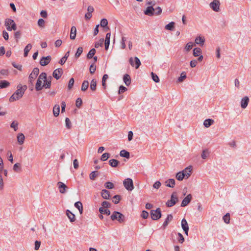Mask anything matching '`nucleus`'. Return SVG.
<instances>
[{
    "label": "nucleus",
    "mask_w": 251,
    "mask_h": 251,
    "mask_svg": "<svg viewBox=\"0 0 251 251\" xmlns=\"http://www.w3.org/2000/svg\"><path fill=\"white\" fill-rule=\"evenodd\" d=\"M27 86L25 85L23 86L21 84H18L17 87V90L10 97L9 101L10 102H13L21 99L24 95L25 91L27 89Z\"/></svg>",
    "instance_id": "nucleus-1"
},
{
    "label": "nucleus",
    "mask_w": 251,
    "mask_h": 251,
    "mask_svg": "<svg viewBox=\"0 0 251 251\" xmlns=\"http://www.w3.org/2000/svg\"><path fill=\"white\" fill-rule=\"evenodd\" d=\"M4 25L8 31H11L12 30H16L17 29V26L15 23L14 20L11 19H6L4 21Z\"/></svg>",
    "instance_id": "nucleus-2"
},
{
    "label": "nucleus",
    "mask_w": 251,
    "mask_h": 251,
    "mask_svg": "<svg viewBox=\"0 0 251 251\" xmlns=\"http://www.w3.org/2000/svg\"><path fill=\"white\" fill-rule=\"evenodd\" d=\"M110 217L112 220L114 221L116 220L120 223L124 222L125 220V216L123 214L117 211H114Z\"/></svg>",
    "instance_id": "nucleus-3"
},
{
    "label": "nucleus",
    "mask_w": 251,
    "mask_h": 251,
    "mask_svg": "<svg viewBox=\"0 0 251 251\" xmlns=\"http://www.w3.org/2000/svg\"><path fill=\"white\" fill-rule=\"evenodd\" d=\"M178 201V197L176 195V193L174 192L172 193L171 199L170 200H168L166 202V205L169 207H172L174 206Z\"/></svg>",
    "instance_id": "nucleus-4"
},
{
    "label": "nucleus",
    "mask_w": 251,
    "mask_h": 251,
    "mask_svg": "<svg viewBox=\"0 0 251 251\" xmlns=\"http://www.w3.org/2000/svg\"><path fill=\"white\" fill-rule=\"evenodd\" d=\"M123 184L125 188L129 191H131L134 189L133 182L132 179L127 178L123 181Z\"/></svg>",
    "instance_id": "nucleus-5"
},
{
    "label": "nucleus",
    "mask_w": 251,
    "mask_h": 251,
    "mask_svg": "<svg viewBox=\"0 0 251 251\" xmlns=\"http://www.w3.org/2000/svg\"><path fill=\"white\" fill-rule=\"evenodd\" d=\"M39 73V70L38 68H34L28 77L29 82L32 84L34 79L37 77Z\"/></svg>",
    "instance_id": "nucleus-6"
},
{
    "label": "nucleus",
    "mask_w": 251,
    "mask_h": 251,
    "mask_svg": "<svg viewBox=\"0 0 251 251\" xmlns=\"http://www.w3.org/2000/svg\"><path fill=\"white\" fill-rule=\"evenodd\" d=\"M151 219L153 220H157L161 217V210L159 208H157L155 210H152L151 211Z\"/></svg>",
    "instance_id": "nucleus-7"
},
{
    "label": "nucleus",
    "mask_w": 251,
    "mask_h": 251,
    "mask_svg": "<svg viewBox=\"0 0 251 251\" xmlns=\"http://www.w3.org/2000/svg\"><path fill=\"white\" fill-rule=\"evenodd\" d=\"M220 2L218 0H214L209 4L210 8L215 12L220 11Z\"/></svg>",
    "instance_id": "nucleus-8"
},
{
    "label": "nucleus",
    "mask_w": 251,
    "mask_h": 251,
    "mask_svg": "<svg viewBox=\"0 0 251 251\" xmlns=\"http://www.w3.org/2000/svg\"><path fill=\"white\" fill-rule=\"evenodd\" d=\"M134 60H135V63H134V61H133V58L130 57L129 59V63L132 67L135 66L136 69H138L141 65V62H140L139 59L137 57H134Z\"/></svg>",
    "instance_id": "nucleus-9"
},
{
    "label": "nucleus",
    "mask_w": 251,
    "mask_h": 251,
    "mask_svg": "<svg viewBox=\"0 0 251 251\" xmlns=\"http://www.w3.org/2000/svg\"><path fill=\"white\" fill-rule=\"evenodd\" d=\"M63 73V70L61 68H58L55 69L53 73L52 76L57 80L59 79Z\"/></svg>",
    "instance_id": "nucleus-10"
},
{
    "label": "nucleus",
    "mask_w": 251,
    "mask_h": 251,
    "mask_svg": "<svg viewBox=\"0 0 251 251\" xmlns=\"http://www.w3.org/2000/svg\"><path fill=\"white\" fill-rule=\"evenodd\" d=\"M51 57L49 55L46 57H43L40 61V64L41 66H45L47 65L51 61Z\"/></svg>",
    "instance_id": "nucleus-11"
},
{
    "label": "nucleus",
    "mask_w": 251,
    "mask_h": 251,
    "mask_svg": "<svg viewBox=\"0 0 251 251\" xmlns=\"http://www.w3.org/2000/svg\"><path fill=\"white\" fill-rule=\"evenodd\" d=\"M192 199L191 194H188L182 201L181 206L184 207L187 205L191 201Z\"/></svg>",
    "instance_id": "nucleus-12"
},
{
    "label": "nucleus",
    "mask_w": 251,
    "mask_h": 251,
    "mask_svg": "<svg viewBox=\"0 0 251 251\" xmlns=\"http://www.w3.org/2000/svg\"><path fill=\"white\" fill-rule=\"evenodd\" d=\"M192 166H190L186 167L182 171V173L184 174L185 178H188L192 174Z\"/></svg>",
    "instance_id": "nucleus-13"
},
{
    "label": "nucleus",
    "mask_w": 251,
    "mask_h": 251,
    "mask_svg": "<svg viewBox=\"0 0 251 251\" xmlns=\"http://www.w3.org/2000/svg\"><path fill=\"white\" fill-rule=\"evenodd\" d=\"M181 226L186 235H188L189 230V226L187 221L185 219L183 218L181 221Z\"/></svg>",
    "instance_id": "nucleus-14"
},
{
    "label": "nucleus",
    "mask_w": 251,
    "mask_h": 251,
    "mask_svg": "<svg viewBox=\"0 0 251 251\" xmlns=\"http://www.w3.org/2000/svg\"><path fill=\"white\" fill-rule=\"evenodd\" d=\"M155 9L152 6H148L144 11V14L148 16H152L154 14Z\"/></svg>",
    "instance_id": "nucleus-15"
},
{
    "label": "nucleus",
    "mask_w": 251,
    "mask_h": 251,
    "mask_svg": "<svg viewBox=\"0 0 251 251\" xmlns=\"http://www.w3.org/2000/svg\"><path fill=\"white\" fill-rule=\"evenodd\" d=\"M249 98L247 96L244 97L242 100L241 102V106L242 108H246L249 103Z\"/></svg>",
    "instance_id": "nucleus-16"
},
{
    "label": "nucleus",
    "mask_w": 251,
    "mask_h": 251,
    "mask_svg": "<svg viewBox=\"0 0 251 251\" xmlns=\"http://www.w3.org/2000/svg\"><path fill=\"white\" fill-rule=\"evenodd\" d=\"M57 185L59 189V192L61 194L65 193L66 189L67 188L66 185L61 181H59L57 183Z\"/></svg>",
    "instance_id": "nucleus-17"
},
{
    "label": "nucleus",
    "mask_w": 251,
    "mask_h": 251,
    "mask_svg": "<svg viewBox=\"0 0 251 251\" xmlns=\"http://www.w3.org/2000/svg\"><path fill=\"white\" fill-rule=\"evenodd\" d=\"M173 217L172 214H169L167 216L165 222L163 224L162 227L165 229L169 223L173 220Z\"/></svg>",
    "instance_id": "nucleus-18"
},
{
    "label": "nucleus",
    "mask_w": 251,
    "mask_h": 251,
    "mask_svg": "<svg viewBox=\"0 0 251 251\" xmlns=\"http://www.w3.org/2000/svg\"><path fill=\"white\" fill-rule=\"evenodd\" d=\"M195 41L196 44L200 45V46H202L204 44V43L205 42V39L204 37L199 36L196 37Z\"/></svg>",
    "instance_id": "nucleus-19"
},
{
    "label": "nucleus",
    "mask_w": 251,
    "mask_h": 251,
    "mask_svg": "<svg viewBox=\"0 0 251 251\" xmlns=\"http://www.w3.org/2000/svg\"><path fill=\"white\" fill-rule=\"evenodd\" d=\"M165 184L167 187L173 188L175 185V180L173 178H170L165 181Z\"/></svg>",
    "instance_id": "nucleus-20"
},
{
    "label": "nucleus",
    "mask_w": 251,
    "mask_h": 251,
    "mask_svg": "<svg viewBox=\"0 0 251 251\" xmlns=\"http://www.w3.org/2000/svg\"><path fill=\"white\" fill-rule=\"evenodd\" d=\"M17 141L20 145H22L25 141V137L22 133H18L17 135Z\"/></svg>",
    "instance_id": "nucleus-21"
},
{
    "label": "nucleus",
    "mask_w": 251,
    "mask_h": 251,
    "mask_svg": "<svg viewBox=\"0 0 251 251\" xmlns=\"http://www.w3.org/2000/svg\"><path fill=\"white\" fill-rule=\"evenodd\" d=\"M76 28L75 26L71 27L70 31V38L72 40H74L76 36Z\"/></svg>",
    "instance_id": "nucleus-22"
},
{
    "label": "nucleus",
    "mask_w": 251,
    "mask_h": 251,
    "mask_svg": "<svg viewBox=\"0 0 251 251\" xmlns=\"http://www.w3.org/2000/svg\"><path fill=\"white\" fill-rule=\"evenodd\" d=\"M123 80L126 86H129L131 83L130 76L128 74H126L124 75Z\"/></svg>",
    "instance_id": "nucleus-23"
},
{
    "label": "nucleus",
    "mask_w": 251,
    "mask_h": 251,
    "mask_svg": "<svg viewBox=\"0 0 251 251\" xmlns=\"http://www.w3.org/2000/svg\"><path fill=\"white\" fill-rule=\"evenodd\" d=\"M66 215L69 219L71 222L75 221V215L72 213L69 210H66Z\"/></svg>",
    "instance_id": "nucleus-24"
},
{
    "label": "nucleus",
    "mask_w": 251,
    "mask_h": 251,
    "mask_svg": "<svg viewBox=\"0 0 251 251\" xmlns=\"http://www.w3.org/2000/svg\"><path fill=\"white\" fill-rule=\"evenodd\" d=\"M101 197L106 200H108L110 197L109 192L105 189H103L101 192Z\"/></svg>",
    "instance_id": "nucleus-25"
},
{
    "label": "nucleus",
    "mask_w": 251,
    "mask_h": 251,
    "mask_svg": "<svg viewBox=\"0 0 251 251\" xmlns=\"http://www.w3.org/2000/svg\"><path fill=\"white\" fill-rule=\"evenodd\" d=\"M10 83L5 80L0 81V89L6 88L10 86Z\"/></svg>",
    "instance_id": "nucleus-26"
},
{
    "label": "nucleus",
    "mask_w": 251,
    "mask_h": 251,
    "mask_svg": "<svg viewBox=\"0 0 251 251\" xmlns=\"http://www.w3.org/2000/svg\"><path fill=\"white\" fill-rule=\"evenodd\" d=\"M42 80L38 78L37 82L35 85V89L36 91H39L43 89Z\"/></svg>",
    "instance_id": "nucleus-27"
},
{
    "label": "nucleus",
    "mask_w": 251,
    "mask_h": 251,
    "mask_svg": "<svg viewBox=\"0 0 251 251\" xmlns=\"http://www.w3.org/2000/svg\"><path fill=\"white\" fill-rule=\"evenodd\" d=\"M75 206L78 209L80 214L83 213V205L80 201H77L75 203Z\"/></svg>",
    "instance_id": "nucleus-28"
},
{
    "label": "nucleus",
    "mask_w": 251,
    "mask_h": 251,
    "mask_svg": "<svg viewBox=\"0 0 251 251\" xmlns=\"http://www.w3.org/2000/svg\"><path fill=\"white\" fill-rule=\"evenodd\" d=\"M214 121L213 120L211 119H207L204 120L203 122V125L205 127H209L210 126H211Z\"/></svg>",
    "instance_id": "nucleus-29"
},
{
    "label": "nucleus",
    "mask_w": 251,
    "mask_h": 251,
    "mask_svg": "<svg viewBox=\"0 0 251 251\" xmlns=\"http://www.w3.org/2000/svg\"><path fill=\"white\" fill-rule=\"evenodd\" d=\"M119 163V161L115 159H110L109 161V164L112 167H117Z\"/></svg>",
    "instance_id": "nucleus-30"
},
{
    "label": "nucleus",
    "mask_w": 251,
    "mask_h": 251,
    "mask_svg": "<svg viewBox=\"0 0 251 251\" xmlns=\"http://www.w3.org/2000/svg\"><path fill=\"white\" fill-rule=\"evenodd\" d=\"M60 107L59 105H55L53 108V114L55 117H57L59 114Z\"/></svg>",
    "instance_id": "nucleus-31"
},
{
    "label": "nucleus",
    "mask_w": 251,
    "mask_h": 251,
    "mask_svg": "<svg viewBox=\"0 0 251 251\" xmlns=\"http://www.w3.org/2000/svg\"><path fill=\"white\" fill-rule=\"evenodd\" d=\"M120 155L121 157H125L128 159L130 157V153L126 150H122L120 152Z\"/></svg>",
    "instance_id": "nucleus-32"
},
{
    "label": "nucleus",
    "mask_w": 251,
    "mask_h": 251,
    "mask_svg": "<svg viewBox=\"0 0 251 251\" xmlns=\"http://www.w3.org/2000/svg\"><path fill=\"white\" fill-rule=\"evenodd\" d=\"M69 53H70L69 51H67L66 53V54H65V55L60 60L59 63L61 65H63L65 63V62L66 61L68 57L69 56Z\"/></svg>",
    "instance_id": "nucleus-33"
},
{
    "label": "nucleus",
    "mask_w": 251,
    "mask_h": 251,
    "mask_svg": "<svg viewBox=\"0 0 251 251\" xmlns=\"http://www.w3.org/2000/svg\"><path fill=\"white\" fill-rule=\"evenodd\" d=\"M97 87V80L95 79H93L91 81L90 89L92 91H95Z\"/></svg>",
    "instance_id": "nucleus-34"
},
{
    "label": "nucleus",
    "mask_w": 251,
    "mask_h": 251,
    "mask_svg": "<svg viewBox=\"0 0 251 251\" xmlns=\"http://www.w3.org/2000/svg\"><path fill=\"white\" fill-rule=\"evenodd\" d=\"M174 26L175 23L174 22H171L165 25V28L167 30H173L174 28Z\"/></svg>",
    "instance_id": "nucleus-35"
},
{
    "label": "nucleus",
    "mask_w": 251,
    "mask_h": 251,
    "mask_svg": "<svg viewBox=\"0 0 251 251\" xmlns=\"http://www.w3.org/2000/svg\"><path fill=\"white\" fill-rule=\"evenodd\" d=\"M89 82L87 80H84L81 85V90L82 91H85L88 88Z\"/></svg>",
    "instance_id": "nucleus-36"
},
{
    "label": "nucleus",
    "mask_w": 251,
    "mask_h": 251,
    "mask_svg": "<svg viewBox=\"0 0 251 251\" xmlns=\"http://www.w3.org/2000/svg\"><path fill=\"white\" fill-rule=\"evenodd\" d=\"M99 211L101 214H106L107 215H109L110 214V212L109 210L103 207H100L99 208Z\"/></svg>",
    "instance_id": "nucleus-37"
},
{
    "label": "nucleus",
    "mask_w": 251,
    "mask_h": 251,
    "mask_svg": "<svg viewBox=\"0 0 251 251\" xmlns=\"http://www.w3.org/2000/svg\"><path fill=\"white\" fill-rule=\"evenodd\" d=\"M176 178L179 181H182L185 178L184 174L182 172H179L176 174Z\"/></svg>",
    "instance_id": "nucleus-38"
},
{
    "label": "nucleus",
    "mask_w": 251,
    "mask_h": 251,
    "mask_svg": "<svg viewBox=\"0 0 251 251\" xmlns=\"http://www.w3.org/2000/svg\"><path fill=\"white\" fill-rule=\"evenodd\" d=\"M201 53V50L199 48H196L193 50V55L195 57L199 56Z\"/></svg>",
    "instance_id": "nucleus-39"
},
{
    "label": "nucleus",
    "mask_w": 251,
    "mask_h": 251,
    "mask_svg": "<svg viewBox=\"0 0 251 251\" xmlns=\"http://www.w3.org/2000/svg\"><path fill=\"white\" fill-rule=\"evenodd\" d=\"M51 86V81L50 80H44V84L43 85V88H50Z\"/></svg>",
    "instance_id": "nucleus-40"
},
{
    "label": "nucleus",
    "mask_w": 251,
    "mask_h": 251,
    "mask_svg": "<svg viewBox=\"0 0 251 251\" xmlns=\"http://www.w3.org/2000/svg\"><path fill=\"white\" fill-rule=\"evenodd\" d=\"M108 25L107 20L106 19H102L100 21V26L102 27H106L107 29H109L107 26Z\"/></svg>",
    "instance_id": "nucleus-41"
},
{
    "label": "nucleus",
    "mask_w": 251,
    "mask_h": 251,
    "mask_svg": "<svg viewBox=\"0 0 251 251\" xmlns=\"http://www.w3.org/2000/svg\"><path fill=\"white\" fill-rule=\"evenodd\" d=\"M96 53V50L95 49H92L87 54V58L89 59L92 58Z\"/></svg>",
    "instance_id": "nucleus-42"
},
{
    "label": "nucleus",
    "mask_w": 251,
    "mask_h": 251,
    "mask_svg": "<svg viewBox=\"0 0 251 251\" xmlns=\"http://www.w3.org/2000/svg\"><path fill=\"white\" fill-rule=\"evenodd\" d=\"M108 78V75L107 74L103 75L102 79V85L104 89L106 88V81Z\"/></svg>",
    "instance_id": "nucleus-43"
},
{
    "label": "nucleus",
    "mask_w": 251,
    "mask_h": 251,
    "mask_svg": "<svg viewBox=\"0 0 251 251\" xmlns=\"http://www.w3.org/2000/svg\"><path fill=\"white\" fill-rule=\"evenodd\" d=\"M13 170L16 172H20L21 171V165L19 163H16L13 166Z\"/></svg>",
    "instance_id": "nucleus-44"
},
{
    "label": "nucleus",
    "mask_w": 251,
    "mask_h": 251,
    "mask_svg": "<svg viewBox=\"0 0 251 251\" xmlns=\"http://www.w3.org/2000/svg\"><path fill=\"white\" fill-rule=\"evenodd\" d=\"M151 77H152V80L156 83H158L159 82L160 80H159V78L158 77V76L154 73H153V72H152L151 73Z\"/></svg>",
    "instance_id": "nucleus-45"
},
{
    "label": "nucleus",
    "mask_w": 251,
    "mask_h": 251,
    "mask_svg": "<svg viewBox=\"0 0 251 251\" xmlns=\"http://www.w3.org/2000/svg\"><path fill=\"white\" fill-rule=\"evenodd\" d=\"M223 220L226 224H229L230 222V215L229 213H226L223 216Z\"/></svg>",
    "instance_id": "nucleus-46"
},
{
    "label": "nucleus",
    "mask_w": 251,
    "mask_h": 251,
    "mask_svg": "<svg viewBox=\"0 0 251 251\" xmlns=\"http://www.w3.org/2000/svg\"><path fill=\"white\" fill-rule=\"evenodd\" d=\"M83 52V48L82 47H79L76 51V52L75 54V56L76 58H78L80 56L81 53Z\"/></svg>",
    "instance_id": "nucleus-47"
},
{
    "label": "nucleus",
    "mask_w": 251,
    "mask_h": 251,
    "mask_svg": "<svg viewBox=\"0 0 251 251\" xmlns=\"http://www.w3.org/2000/svg\"><path fill=\"white\" fill-rule=\"evenodd\" d=\"M110 156L109 153H104L101 156V160L102 161H106Z\"/></svg>",
    "instance_id": "nucleus-48"
},
{
    "label": "nucleus",
    "mask_w": 251,
    "mask_h": 251,
    "mask_svg": "<svg viewBox=\"0 0 251 251\" xmlns=\"http://www.w3.org/2000/svg\"><path fill=\"white\" fill-rule=\"evenodd\" d=\"M103 39H100L98 42L95 43V47L96 48H98L99 47L102 46L103 43Z\"/></svg>",
    "instance_id": "nucleus-49"
},
{
    "label": "nucleus",
    "mask_w": 251,
    "mask_h": 251,
    "mask_svg": "<svg viewBox=\"0 0 251 251\" xmlns=\"http://www.w3.org/2000/svg\"><path fill=\"white\" fill-rule=\"evenodd\" d=\"M18 123L17 122L13 121L10 125V127L13 128L15 131L18 129Z\"/></svg>",
    "instance_id": "nucleus-50"
},
{
    "label": "nucleus",
    "mask_w": 251,
    "mask_h": 251,
    "mask_svg": "<svg viewBox=\"0 0 251 251\" xmlns=\"http://www.w3.org/2000/svg\"><path fill=\"white\" fill-rule=\"evenodd\" d=\"M192 47H193V43L192 42H189L186 44V45L185 47V50L187 51H189L192 49Z\"/></svg>",
    "instance_id": "nucleus-51"
},
{
    "label": "nucleus",
    "mask_w": 251,
    "mask_h": 251,
    "mask_svg": "<svg viewBox=\"0 0 251 251\" xmlns=\"http://www.w3.org/2000/svg\"><path fill=\"white\" fill-rule=\"evenodd\" d=\"M104 186L107 189H113L114 188V184L111 182H107L105 183Z\"/></svg>",
    "instance_id": "nucleus-52"
},
{
    "label": "nucleus",
    "mask_w": 251,
    "mask_h": 251,
    "mask_svg": "<svg viewBox=\"0 0 251 251\" xmlns=\"http://www.w3.org/2000/svg\"><path fill=\"white\" fill-rule=\"evenodd\" d=\"M96 66L95 65V63H94L92 64L90 67L89 70H90V73L92 74H94L95 73V72L96 71Z\"/></svg>",
    "instance_id": "nucleus-53"
},
{
    "label": "nucleus",
    "mask_w": 251,
    "mask_h": 251,
    "mask_svg": "<svg viewBox=\"0 0 251 251\" xmlns=\"http://www.w3.org/2000/svg\"><path fill=\"white\" fill-rule=\"evenodd\" d=\"M74 84V79L73 78H71L69 81L68 88L69 90H70L72 88Z\"/></svg>",
    "instance_id": "nucleus-54"
},
{
    "label": "nucleus",
    "mask_w": 251,
    "mask_h": 251,
    "mask_svg": "<svg viewBox=\"0 0 251 251\" xmlns=\"http://www.w3.org/2000/svg\"><path fill=\"white\" fill-rule=\"evenodd\" d=\"M82 103V100L81 98H78L76 99L75 101V105L77 107L79 108Z\"/></svg>",
    "instance_id": "nucleus-55"
},
{
    "label": "nucleus",
    "mask_w": 251,
    "mask_h": 251,
    "mask_svg": "<svg viewBox=\"0 0 251 251\" xmlns=\"http://www.w3.org/2000/svg\"><path fill=\"white\" fill-rule=\"evenodd\" d=\"M97 176V172L93 171L90 174V178L91 180H94Z\"/></svg>",
    "instance_id": "nucleus-56"
},
{
    "label": "nucleus",
    "mask_w": 251,
    "mask_h": 251,
    "mask_svg": "<svg viewBox=\"0 0 251 251\" xmlns=\"http://www.w3.org/2000/svg\"><path fill=\"white\" fill-rule=\"evenodd\" d=\"M120 200V196L119 195H115L113 197V202L115 204H117L119 202Z\"/></svg>",
    "instance_id": "nucleus-57"
},
{
    "label": "nucleus",
    "mask_w": 251,
    "mask_h": 251,
    "mask_svg": "<svg viewBox=\"0 0 251 251\" xmlns=\"http://www.w3.org/2000/svg\"><path fill=\"white\" fill-rule=\"evenodd\" d=\"M186 78V75L185 72H182L180 75V76L178 78V81L179 82H182L183 80Z\"/></svg>",
    "instance_id": "nucleus-58"
},
{
    "label": "nucleus",
    "mask_w": 251,
    "mask_h": 251,
    "mask_svg": "<svg viewBox=\"0 0 251 251\" xmlns=\"http://www.w3.org/2000/svg\"><path fill=\"white\" fill-rule=\"evenodd\" d=\"M65 124L67 128L70 129L71 127V122L68 118L65 119Z\"/></svg>",
    "instance_id": "nucleus-59"
},
{
    "label": "nucleus",
    "mask_w": 251,
    "mask_h": 251,
    "mask_svg": "<svg viewBox=\"0 0 251 251\" xmlns=\"http://www.w3.org/2000/svg\"><path fill=\"white\" fill-rule=\"evenodd\" d=\"M38 25L41 27L45 26V21L43 19H39L38 21Z\"/></svg>",
    "instance_id": "nucleus-60"
},
{
    "label": "nucleus",
    "mask_w": 251,
    "mask_h": 251,
    "mask_svg": "<svg viewBox=\"0 0 251 251\" xmlns=\"http://www.w3.org/2000/svg\"><path fill=\"white\" fill-rule=\"evenodd\" d=\"M38 78L39 79L44 80L47 79V74L46 73H42L39 76Z\"/></svg>",
    "instance_id": "nucleus-61"
},
{
    "label": "nucleus",
    "mask_w": 251,
    "mask_h": 251,
    "mask_svg": "<svg viewBox=\"0 0 251 251\" xmlns=\"http://www.w3.org/2000/svg\"><path fill=\"white\" fill-rule=\"evenodd\" d=\"M127 88L122 85V86H120V87H119V92H118V93L119 94H121L122 93H123L124 92H125V91H126L127 90Z\"/></svg>",
    "instance_id": "nucleus-62"
},
{
    "label": "nucleus",
    "mask_w": 251,
    "mask_h": 251,
    "mask_svg": "<svg viewBox=\"0 0 251 251\" xmlns=\"http://www.w3.org/2000/svg\"><path fill=\"white\" fill-rule=\"evenodd\" d=\"M154 9H155L154 13L156 15H159L162 13V9L159 6H158L157 8H156Z\"/></svg>",
    "instance_id": "nucleus-63"
},
{
    "label": "nucleus",
    "mask_w": 251,
    "mask_h": 251,
    "mask_svg": "<svg viewBox=\"0 0 251 251\" xmlns=\"http://www.w3.org/2000/svg\"><path fill=\"white\" fill-rule=\"evenodd\" d=\"M32 45L31 44H27L26 47L25 48L24 52H28L31 49Z\"/></svg>",
    "instance_id": "nucleus-64"
}]
</instances>
